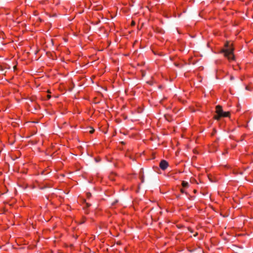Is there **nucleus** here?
<instances>
[{"label": "nucleus", "instance_id": "1", "mask_svg": "<svg viewBox=\"0 0 253 253\" xmlns=\"http://www.w3.org/2000/svg\"><path fill=\"white\" fill-rule=\"evenodd\" d=\"M224 53V56L230 61H234L235 56L233 54L234 48L229 42H227L225 43V48L221 51Z\"/></svg>", "mask_w": 253, "mask_h": 253}, {"label": "nucleus", "instance_id": "2", "mask_svg": "<svg viewBox=\"0 0 253 253\" xmlns=\"http://www.w3.org/2000/svg\"><path fill=\"white\" fill-rule=\"evenodd\" d=\"M215 112L216 115L214 116V119L217 121H219L222 117H228L229 116L230 113L228 112H224L222 109V107L220 105H217L216 106Z\"/></svg>", "mask_w": 253, "mask_h": 253}, {"label": "nucleus", "instance_id": "3", "mask_svg": "<svg viewBox=\"0 0 253 253\" xmlns=\"http://www.w3.org/2000/svg\"><path fill=\"white\" fill-rule=\"evenodd\" d=\"M169 166V163L168 162L165 160H162L160 164H159V167L160 168L163 170H165L166 169H167V168Z\"/></svg>", "mask_w": 253, "mask_h": 253}, {"label": "nucleus", "instance_id": "4", "mask_svg": "<svg viewBox=\"0 0 253 253\" xmlns=\"http://www.w3.org/2000/svg\"><path fill=\"white\" fill-rule=\"evenodd\" d=\"M181 184L182 185V188L180 187H178V189L180 190L181 192L184 193L185 192L184 189L187 188L188 187V183L187 182L182 181L181 182Z\"/></svg>", "mask_w": 253, "mask_h": 253}, {"label": "nucleus", "instance_id": "5", "mask_svg": "<svg viewBox=\"0 0 253 253\" xmlns=\"http://www.w3.org/2000/svg\"><path fill=\"white\" fill-rule=\"evenodd\" d=\"M82 204H85V206H84V209H87L88 208H89L90 206H91V204L89 203H87L86 202V200L84 199H83V202H82Z\"/></svg>", "mask_w": 253, "mask_h": 253}, {"label": "nucleus", "instance_id": "6", "mask_svg": "<svg viewBox=\"0 0 253 253\" xmlns=\"http://www.w3.org/2000/svg\"><path fill=\"white\" fill-rule=\"evenodd\" d=\"M86 221V218L84 216H83L81 218V219L80 221V224H83V223H85Z\"/></svg>", "mask_w": 253, "mask_h": 253}, {"label": "nucleus", "instance_id": "7", "mask_svg": "<svg viewBox=\"0 0 253 253\" xmlns=\"http://www.w3.org/2000/svg\"><path fill=\"white\" fill-rule=\"evenodd\" d=\"M92 195L90 192H87L86 193V197L87 199H89L91 197Z\"/></svg>", "mask_w": 253, "mask_h": 253}, {"label": "nucleus", "instance_id": "8", "mask_svg": "<svg viewBox=\"0 0 253 253\" xmlns=\"http://www.w3.org/2000/svg\"><path fill=\"white\" fill-rule=\"evenodd\" d=\"M94 129L93 128H92L91 130H90L89 131V133H91V134L94 133Z\"/></svg>", "mask_w": 253, "mask_h": 253}, {"label": "nucleus", "instance_id": "9", "mask_svg": "<svg viewBox=\"0 0 253 253\" xmlns=\"http://www.w3.org/2000/svg\"><path fill=\"white\" fill-rule=\"evenodd\" d=\"M47 99H49L51 98V95L49 94L47 95Z\"/></svg>", "mask_w": 253, "mask_h": 253}, {"label": "nucleus", "instance_id": "10", "mask_svg": "<svg viewBox=\"0 0 253 253\" xmlns=\"http://www.w3.org/2000/svg\"><path fill=\"white\" fill-rule=\"evenodd\" d=\"M156 31L157 32H159V33H160V32H161L162 30H161V29H159V30H156Z\"/></svg>", "mask_w": 253, "mask_h": 253}, {"label": "nucleus", "instance_id": "11", "mask_svg": "<svg viewBox=\"0 0 253 253\" xmlns=\"http://www.w3.org/2000/svg\"><path fill=\"white\" fill-rule=\"evenodd\" d=\"M233 79H234V77H233V76H231V77H230V80H233Z\"/></svg>", "mask_w": 253, "mask_h": 253}, {"label": "nucleus", "instance_id": "12", "mask_svg": "<svg viewBox=\"0 0 253 253\" xmlns=\"http://www.w3.org/2000/svg\"><path fill=\"white\" fill-rule=\"evenodd\" d=\"M174 66H178V65H177V64H176V63L175 62Z\"/></svg>", "mask_w": 253, "mask_h": 253}, {"label": "nucleus", "instance_id": "13", "mask_svg": "<svg viewBox=\"0 0 253 253\" xmlns=\"http://www.w3.org/2000/svg\"><path fill=\"white\" fill-rule=\"evenodd\" d=\"M47 92H48V93H50V92L49 91V90H48V91H47Z\"/></svg>", "mask_w": 253, "mask_h": 253}, {"label": "nucleus", "instance_id": "14", "mask_svg": "<svg viewBox=\"0 0 253 253\" xmlns=\"http://www.w3.org/2000/svg\"><path fill=\"white\" fill-rule=\"evenodd\" d=\"M134 23V22L132 21V24H133Z\"/></svg>", "mask_w": 253, "mask_h": 253}]
</instances>
